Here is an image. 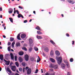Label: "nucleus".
<instances>
[{"label":"nucleus","instance_id":"8fccbe9b","mask_svg":"<svg viewBox=\"0 0 75 75\" xmlns=\"http://www.w3.org/2000/svg\"><path fill=\"white\" fill-rule=\"evenodd\" d=\"M23 23H27V20H26L24 21Z\"/></svg>","mask_w":75,"mask_h":75},{"label":"nucleus","instance_id":"49530a36","mask_svg":"<svg viewBox=\"0 0 75 75\" xmlns=\"http://www.w3.org/2000/svg\"><path fill=\"white\" fill-rule=\"evenodd\" d=\"M18 7L19 8H20L21 9H23V7H22V6H19Z\"/></svg>","mask_w":75,"mask_h":75},{"label":"nucleus","instance_id":"7ed1b4c3","mask_svg":"<svg viewBox=\"0 0 75 75\" xmlns=\"http://www.w3.org/2000/svg\"><path fill=\"white\" fill-rule=\"evenodd\" d=\"M69 3L71 4H74L75 3V1L72 0H67Z\"/></svg>","mask_w":75,"mask_h":75},{"label":"nucleus","instance_id":"69168bd1","mask_svg":"<svg viewBox=\"0 0 75 75\" xmlns=\"http://www.w3.org/2000/svg\"><path fill=\"white\" fill-rule=\"evenodd\" d=\"M3 37H4V38H6V36H5V35H3Z\"/></svg>","mask_w":75,"mask_h":75},{"label":"nucleus","instance_id":"f704fd0d","mask_svg":"<svg viewBox=\"0 0 75 75\" xmlns=\"http://www.w3.org/2000/svg\"><path fill=\"white\" fill-rule=\"evenodd\" d=\"M11 48V46H9L8 47V51H10V49Z\"/></svg>","mask_w":75,"mask_h":75},{"label":"nucleus","instance_id":"c9c22d12","mask_svg":"<svg viewBox=\"0 0 75 75\" xmlns=\"http://www.w3.org/2000/svg\"><path fill=\"white\" fill-rule=\"evenodd\" d=\"M33 48L32 47H30L29 49V52H31Z\"/></svg>","mask_w":75,"mask_h":75},{"label":"nucleus","instance_id":"37998d69","mask_svg":"<svg viewBox=\"0 0 75 75\" xmlns=\"http://www.w3.org/2000/svg\"><path fill=\"white\" fill-rule=\"evenodd\" d=\"M49 71L50 72H53L54 71V70H53V69H49Z\"/></svg>","mask_w":75,"mask_h":75},{"label":"nucleus","instance_id":"2eb2a0df","mask_svg":"<svg viewBox=\"0 0 75 75\" xmlns=\"http://www.w3.org/2000/svg\"><path fill=\"white\" fill-rule=\"evenodd\" d=\"M55 54L56 55H58V56H59L60 55V53H59V52L58 51H56Z\"/></svg>","mask_w":75,"mask_h":75},{"label":"nucleus","instance_id":"603ef678","mask_svg":"<svg viewBox=\"0 0 75 75\" xmlns=\"http://www.w3.org/2000/svg\"><path fill=\"white\" fill-rule=\"evenodd\" d=\"M10 44H11V43H10V42H8V45L9 46L10 45Z\"/></svg>","mask_w":75,"mask_h":75},{"label":"nucleus","instance_id":"aec40b11","mask_svg":"<svg viewBox=\"0 0 75 75\" xmlns=\"http://www.w3.org/2000/svg\"><path fill=\"white\" fill-rule=\"evenodd\" d=\"M10 55L11 58V59H14V56H13V54L12 53L10 54Z\"/></svg>","mask_w":75,"mask_h":75},{"label":"nucleus","instance_id":"72a5a7b5","mask_svg":"<svg viewBox=\"0 0 75 75\" xmlns=\"http://www.w3.org/2000/svg\"><path fill=\"white\" fill-rule=\"evenodd\" d=\"M50 42L53 45H54V44H55V43H54V42L52 40H50Z\"/></svg>","mask_w":75,"mask_h":75},{"label":"nucleus","instance_id":"4d7b16f0","mask_svg":"<svg viewBox=\"0 0 75 75\" xmlns=\"http://www.w3.org/2000/svg\"><path fill=\"white\" fill-rule=\"evenodd\" d=\"M16 10L14 11V14H16Z\"/></svg>","mask_w":75,"mask_h":75},{"label":"nucleus","instance_id":"dca6fc26","mask_svg":"<svg viewBox=\"0 0 75 75\" xmlns=\"http://www.w3.org/2000/svg\"><path fill=\"white\" fill-rule=\"evenodd\" d=\"M44 50L45 51H46V52H48L49 51L48 47H45Z\"/></svg>","mask_w":75,"mask_h":75},{"label":"nucleus","instance_id":"4468645a","mask_svg":"<svg viewBox=\"0 0 75 75\" xmlns=\"http://www.w3.org/2000/svg\"><path fill=\"white\" fill-rule=\"evenodd\" d=\"M18 59L19 61L20 62H23V59H22L21 57H19L18 58Z\"/></svg>","mask_w":75,"mask_h":75},{"label":"nucleus","instance_id":"9b49d317","mask_svg":"<svg viewBox=\"0 0 75 75\" xmlns=\"http://www.w3.org/2000/svg\"><path fill=\"white\" fill-rule=\"evenodd\" d=\"M13 9L11 8L9 9L8 13L9 14H11L13 13Z\"/></svg>","mask_w":75,"mask_h":75},{"label":"nucleus","instance_id":"13d9d810","mask_svg":"<svg viewBox=\"0 0 75 75\" xmlns=\"http://www.w3.org/2000/svg\"><path fill=\"white\" fill-rule=\"evenodd\" d=\"M73 43H72V45H74V42H75L74 41H72Z\"/></svg>","mask_w":75,"mask_h":75},{"label":"nucleus","instance_id":"6e6552de","mask_svg":"<svg viewBox=\"0 0 75 75\" xmlns=\"http://www.w3.org/2000/svg\"><path fill=\"white\" fill-rule=\"evenodd\" d=\"M58 68V64L54 65L53 69H57Z\"/></svg>","mask_w":75,"mask_h":75},{"label":"nucleus","instance_id":"f257e3e1","mask_svg":"<svg viewBox=\"0 0 75 75\" xmlns=\"http://www.w3.org/2000/svg\"><path fill=\"white\" fill-rule=\"evenodd\" d=\"M56 59L57 61V63L59 65H60L61 64L62 62V57H56Z\"/></svg>","mask_w":75,"mask_h":75},{"label":"nucleus","instance_id":"2f4dec72","mask_svg":"<svg viewBox=\"0 0 75 75\" xmlns=\"http://www.w3.org/2000/svg\"><path fill=\"white\" fill-rule=\"evenodd\" d=\"M14 40V38H10V41H13V40Z\"/></svg>","mask_w":75,"mask_h":75},{"label":"nucleus","instance_id":"39448f33","mask_svg":"<svg viewBox=\"0 0 75 75\" xmlns=\"http://www.w3.org/2000/svg\"><path fill=\"white\" fill-rule=\"evenodd\" d=\"M64 62H65V63H66V65L67 68H69V64L68 61H67V60H64Z\"/></svg>","mask_w":75,"mask_h":75},{"label":"nucleus","instance_id":"f03ea898","mask_svg":"<svg viewBox=\"0 0 75 75\" xmlns=\"http://www.w3.org/2000/svg\"><path fill=\"white\" fill-rule=\"evenodd\" d=\"M28 67H26L25 68V70H27L28 69V70L27 71V74H28V75H29L31 73V69H28Z\"/></svg>","mask_w":75,"mask_h":75},{"label":"nucleus","instance_id":"cd10ccee","mask_svg":"<svg viewBox=\"0 0 75 75\" xmlns=\"http://www.w3.org/2000/svg\"><path fill=\"white\" fill-rule=\"evenodd\" d=\"M16 45L17 47H19V46H20V43L19 42H18L16 44Z\"/></svg>","mask_w":75,"mask_h":75},{"label":"nucleus","instance_id":"0e129e2a","mask_svg":"<svg viewBox=\"0 0 75 75\" xmlns=\"http://www.w3.org/2000/svg\"><path fill=\"white\" fill-rule=\"evenodd\" d=\"M33 13H35V11H34Z\"/></svg>","mask_w":75,"mask_h":75},{"label":"nucleus","instance_id":"5fc2aeb1","mask_svg":"<svg viewBox=\"0 0 75 75\" xmlns=\"http://www.w3.org/2000/svg\"><path fill=\"white\" fill-rule=\"evenodd\" d=\"M25 70V68H23V72H24V70Z\"/></svg>","mask_w":75,"mask_h":75},{"label":"nucleus","instance_id":"7c9ffc66","mask_svg":"<svg viewBox=\"0 0 75 75\" xmlns=\"http://www.w3.org/2000/svg\"><path fill=\"white\" fill-rule=\"evenodd\" d=\"M15 44V42H13L12 44V47H14V45Z\"/></svg>","mask_w":75,"mask_h":75},{"label":"nucleus","instance_id":"412c9836","mask_svg":"<svg viewBox=\"0 0 75 75\" xmlns=\"http://www.w3.org/2000/svg\"><path fill=\"white\" fill-rule=\"evenodd\" d=\"M4 55L3 54L0 55V59L1 60H3Z\"/></svg>","mask_w":75,"mask_h":75},{"label":"nucleus","instance_id":"052dcab7","mask_svg":"<svg viewBox=\"0 0 75 75\" xmlns=\"http://www.w3.org/2000/svg\"><path fill=\"white\" fill-rule=\"evenodd\" d=\"M3 27H4L5 26V24H4L2 25Z\"/></svg>","mask_w":75,"mask_h":75},{"label":"nucleus","instance_id":"4be33fe9","mask_svg":"<svg viewBox=\"0 0 75 75\" xmlns=\"http://www.w3.org/2000/svg\"><path fill=\"white\" fill-rule=\"evenodd\" d=\"M19 54L20 55H23L24 54V53L23 52L21 51L19 52Z\"/></svg>","mask_w":75,"mask_h":75},{"label":"nucleus","instance_id":"79ce46f5","mask_svg":"<svg viewBox=\"0 0 75 75\" xmlns=\"http://www.w3.org/2000/svg\"><path fill=\"white\" fill-rule=\"evenodd\" d=\"M70 62H72L74 61V59L72 58H71L70 59Z\"/></svg>","mask_w":75,"mask_h":75},{"label":"nucleus","instance_id":"bb28decb","mask_svg":"<svg viewBox=\"0 0 75 75\" xmlns=\"http://www.w3.org/2000/svg\"><path fill=\"white\" fill-rule=\"evenodd\" d=\"M36 29H37V30H39V31H41V29H40V28L38 26H37L36 28Z\"/></svg>","mask_w":75,"mask_h":75},{"label":"nucleus","instance_id":"ea45409f","mask_svg":"<svg viewBox=\"0 0 75 75\" xmlns=\"http://www.w3.org/2000/svg\"><path fill=\"white\" fill-rule=\"evenodd\" d=\"M22 65L23 66V67H24V66L25 65V62H22Z\"/></svg>","mask_w":75,"mask_h":75},{"label":"nucleus","instance_id":"864d4df0","mask_svg":"<svg viewBox=\"0 0 75 75\" xmlns=\"http://www.w3.org/2000/svg\"><path fill=\"white\" fill-rule=\"evenodd\" d=\"M66 35L67 36V37H69V34L67 33L66 34Z\"/></svg>","mask_w":75,"mask_h":75},{"label":"nucleus","instance_id":"9d476101","mask_svg":"<svg viewBox=\"0 0 75 75\" xmlns=\"http://www.w3.org/2000/svg\"><path fill=\"white\" fill-rule=\"evenodd\" d=\"M26 37V35L24 34H22L21 35V38L23 39L24 38H25Z\"/></svg>","mask_w":75,"mask_h":75},{"label":"nucleus","instance_id":"0eeeda50","mask_svg":"<svg viewBox=\"0 0 75 75\" xmlns=\"http://www.w3.org/2000/svg\"><path fill=\"white\" fill-rule=\"evenodd\" d=\"M11 69L13 71H15L16 69V67L15 66H12L11 67Z\"/></svg>","mask_w":75,"mask_h":75},{"label":"nucleus","instance_id":"c756f323","mask_svg":"<svg viewBox=\"0 0 75 75\" xmlns=\"http://www.w3.org/2000/svg\"><path fill=\"white\" fill-rule=\"evenodd\" d=\"M37 38L38 39H42V37L41 36H37Z\"/></svg>","mask_w":75,"mask_h":75},{"label":"nucleus","instance_id":"5701e85b","mask_svg":"<svg viewBox=\"0 0 75 75\" xmlns=\"http://www.w3.org/2000/svg\"><path fill=\"white\" fill-rule=\"evenodd\" d=\"M20 34H18L17 36V38L18 40H21V38H20Z\"/></svg>","mask_w":75,"mask_h":75},{"label":"nucleus","instance_id":"e433bc0d","mask_svg":"<svg viewBox=\"0 0 75 75\" xmlns=\"http://www.w3.org/2000/svg\"><path fill=\"white\" fill-rule=\"evenodd\" d=\"M15 64L16 65V66L18 67L19 64H18V63L17 62H16L15 63Z\"/></svg>","mask_w":75,"mask_h":75},{"label":"nucleus","instance_id":"a19ab883","mask_svg":"<svg viewBox=\"0 0 75 75\" xmlns=\"http://www.w3.org/2000/svg\"><path fill=\"white\" fill-rule=\"evenodd\" d=\"M15 61H17V57L16 56H15Z\"/></svg>","mask_w":75,"mask_h":75},{"label":"nucleus","instance_id":"473e14b6","mask_svg":"<svg viewBox=\"0 0 75 75\" xmlns=\"http://www.w3.org/2000/svg\"><path fill=\"white\" fill-rule=\"evenodd\" d=\"M9 18L11 22V23H13V19L12 18Z\"/></svg>","mask_w":75,"mask_h":75},{"label":"nucleus","instance_id":"c03bdc74","mask_svg":"<svg viewBox=\"0 0 75 75\" xmlns=\"http://www.w3.org/2000/svg\"><path fill=\"white\" fill-rule=\"evenodd\" d=\"M38 69H36L35 70V74H37L38 73Z\"/></svg>","mask_w":75,"mask_h":75},{"label":"nucleus","instance_id":"680f3d73","mask_svg":"<svg viewBox=\"0 0 75 75\" xmlns=\"http://www.w3.org/2000/svg\"><path fill=\"white\" fill-rule=\"evenodd\" d=\"M61 1H65V0H61Z\"/></svg>","mask_w":75,"mask_h":75},{"label":"nucleus","instance_id":"b1692460","mask_svg":"<svg viewBox=\"0 0 75 75\" xmlns=\"http://www.w3.org/2000/svg\"><path fill=\"white\" fill-rule=\"evenodd\" d=\"M7 71L9 72L10 73H11V71L10 70V68L8 67H7Z\"/></svg>","mask_w":75,"mask_h":75},{"label":"nucleus","instance_id":"6ab92c4d","mask_svg":"<svg viewBox=\"0 0 75 75\" xmlns=\"http://www.w3.org/2000/svg\"><path fill=\"white\" fill-rule=\"evenodd\" d=\"M54 64H51L49 65V67L51 68H54Z\"/></svg>","mask_w":75,"mask_h":75},{"label":"nucleus","instance_id":"20e7f679","mask_svg":"<svg viewBox=\"0 0 75 75\" xmlns=\"http://www.w3.org/2000/svg\"><path fill=\"white\" fill-rule=\"evenodd\" d=\"M25 59L26 61H28L29 59V56L28 55L26 54L25 56Z\"/></svg>","mask_w":75,"mask_h":75},{"label":"nucleus","instance_id":"c85d7f7f","mask_svg":"<svg viewBox=\"0 0 75 75\" xmlns=\"http://www.w3.org/2000/svg\"><path fill=\"white\" fill-rule=\"evenodd\" d=\"M34 50L36 51H37L38 50V49L37 47H34Z\"/></svg>","mask_w":75,"mask_h":75},{"label":"nucleus","instance_id":"a878e982","mask_svg":"<svg viewBox=\"0 0 75 75\" xmlns=\"http://www.w3.org/2000/svg\"><path fill=\"white\" fill-rule=\"evenodd\" d=\"M40 60H41V59H40V57L39 56H38V59L37 60V62H39L40 61Z\"/></svg>","mask_w":75,"mask_h":75},{"label":"nucleus","instance_id":"a211bd4d","mask_svg":"<svg viewBox=\"0 0 75 75\" xmlns=\"http://www.w3.org/2000/svg\"><path fill=\"white\" fill-rule=\"evenodd\" d=\"M18 18H20V17H22L23 18H24V17H23V16L21 14H19L18 15Z\"/></svg>","mask_w":75,"mask_h":75},{"label":"nucleus","instance_id":"338daca9","mask_svg":"<svg viewBox=\"0 0 75 75\" xmlns=\"http://www.w3.org/2000/svg\"><path fill=\"white\" fill-rule=\"evenodd\" d=\"M42 69H41V71H42L41 72L42 73H43V71H42Z\"/></svg>","mask_w":75,"mask_h":75},{"label":"nucleus","instance_id":"e2e57ef3","mask_svg":"<svg viewBox=\"0 0 75 75\" xmlns=\"http://www.w3.org/2000/svg\"><path fill=\"white\" fill-rule=\"evenodd\" d=\"M0 18H2L3 17H2V15H0Z\"/></svg>","mask_w":75,"mask_h":75},{"label":"nucleus","instance_id":"f8f14e48","mask_svg":"<svg viewBox=\"0 0 75 75\" xmlns=\"http://www.w3.org/2000/svg\"><path fill=\"white\" fill-rule=\"evenodd\" d=\"M50 61L52 62H53V63H55V60L54 59L52 58H50Z\"/></svg>","mask_w":75,"mask_h":75},{"label":"nucleus","instance_id":"58836bf2","mask_svg":"<svg viewBox=\"0 0 75 75\" xmlns=\"http://www.w3.org/2000/svg\"><path fill=\"white\" fill-rule=\"evenodd\" d=\"M22 49H23V50H25V51H27V49L25 47H23L22 48Z\"/></svg>","mask_w":75,"mask_h":75},{"label":"nucleus","instance_id":"774afa93","mask_svg":"<svg viewBox=\"0 0 75 75\" xmlns=\"http://www.w3.org/2000/svg\"><path fill=\"white\" fill-rule=\"evenodd\" d=\"M15 75H19V74L17 73H16Z\"/></svg>","mask_w":75,"mask_h":75},{"label":"nucleus","instance_id":"6e6d98bb","mask_svg":"<svg viewBox=\"0 0 75 75\" xmlns=\"http://www.w3.org/2000/svg\"><path fill=\"white\" fill-rule=\"evenodd\" d=\"M50 75H55V73L54 72L53 74H51Z\"/></svg>","mask_w":75,"mask_h":75},{"label":"nucleus","instance_id":"4c0bfd02","mask_svg":"<svg viewBox=\"0 0 75 75\" xmlns=\"http://www.w3.org/2000/svg\"><path fill=\"white\" fill-rule=\"evenodd\" d=\"M37 33L38 34H42V33L39 31H37Z\"/></svg>","mask_w":75,"mask_h":75},{"label":"nucleus","instance_id":"423d86ee","mask_svg":"<svg viewBox=\"0 0 75 75\" xmlns=\"http://www.w3.org/2000/svg\"><path fill=\"white\" fill-rule=\"evenodd\" d=\"M4 61L5 62V64L6 65H9V64H10V62L9 61H8L4 59Z\"/></svg>","mask_w":75,"mask_h":75},{"label":"nucleus","instance_id":"f3484780","mask_svg":"<svg viewBox=\"0 0 75 75\" xmlns=\"http://www.w3.org/2000/svg\"><path fill=\"white\" fill-rule=\"evenodd\" d=\"M61 67L62 69H64L65 68V65L64 64H62L61 65Z\"/></svg>","mask_w":75,"mask_h":75},{"label":"nucleus","instance_id":"a18cd8bd","mask_svg":"<svg viewBox=\"0 0 75 75\" xmlns=\"http://www.w3.org/2000/svg\"><path fill=\"white\" fill-rule=\"evenodd\" d=\"M19 70L21 72L22 71V68H19Z\"/></svg>","mask_w":75,"mask_h":75},{"label":"nucleus","instance_id":"3c124183","mask_svg":"<svg viewBox=\"0 0 75 75\" xmlns=\"http://www.w3.org/2000/svg\"><path fill=\"white\" fill-rule=\"evenodd\" d=\"M50 73H47L45 74V75H50Z\"/></svg>","mask_w":75,"mask_h":75},{"label":"nucleus","instance_id":"393cba45","mask_svg":"<svg viewBox=\"0 0 75 75\" xmlns=\"http://www.w3.org/2000/svg\"><path fill=\"white\" fill-rule=\"evenodd\" d=\"M30 59L31 61H34L35 60V58L34 57H30Z\"/></svg>","mask_w":75,"mask_h":75},{"label":"nucleus","instance_id":"de8ad7c7","mask_svg":"<svg viewBox=\"0 0 75 75\" xmlns=\"http://www.w3.org/2000/svg\"><path fill=\"white\" fill-rule=\"evenodd\" d=\"M71 75V72H68L67 73V75Z\"/></svg>","mask_w":75,"mask_h":75},{"label":"nucleus","instance_id":"ddd939ff","mask_svg":"<svg viewBox=\"0 0 75 75\" xmlns=\"http://www.w3.org/2000/svg\"><path fill=\"white\" fill-rule=\"evenodd\" d=\"M29 41L30 44V45L31 46V44H33V40L31 38L29 39Z\"/></svg>","mask_w":75,"mask_h":75},{"label":"nucleus","instance_id":"09e8293b","mask_svg":"<svg viewBox=\"0 0 75 75\" xmlns=\"http://www.w3.org/2000/svg\"><path fill=\"white\" fill-rule=\"evenodd\" d=\"M16 12L18 14H19V12H18V10H17L16 11Z\"/></svg>","mask_w":75,"mask_h":75},{"label":"nucleus","instance_id":"1a4fd4ad","mask_svg":"<svg viewBox=\"0 0 75 75\" xmlns=\"http://www.w3.org/2000/svg\"><path fill=\"white\" fill-rule=\"evenodd\" d=\"M50 55L51 57H53L54 55V51L53 50H51L50 53Z\"/></svg>","mask_w":75,"mask_h":75},{"label":"nucleus","instance_id":"bf43d9fd","mask_svg":"<svg viewBox=\"0 0 75 75\" xmlns=\"http://www.w3.org/2000/svg\"><path fill=\"white\" fill-rule=\"evenodd\" d=\"M0 11H2V8L1 7L0 8Z\"/></svg>","mask_w":75,"mask_h":75}]
</instances>
